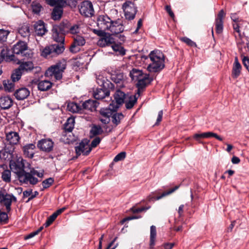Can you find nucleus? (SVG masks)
<instances>
[{"mask_svg": "<svg viewBox=\"0 0 249 249\" xmlns=\"http://www.w3.org/2000/svg\"><path fill=\"white\" fill-rule=\"evenodd\" d=\"M97 83L101 87L97 88L93 91V96L96 100H102L107 96H109L110 92L114 89V85L106 77L99 75L96 78Z\"/></svg>", "mask_w": 249, "mask_h": 249, "instance_id": "f257e3e1", "label": "nucleus"}, {"mask_svg": "<svg viewBox=\"0 0 249 249\" xmlns=\"http://www.w3.org/2000/svg\"><path fill=\"white\" fill-rule=\"evenodd\" d=\"M117 109L111 107L102 108L99 111L100 114L105 118H100V121L104 124H107L110 121V117H111L112 122L116 125H118L124 116L122 113H117Z\"/></svg>", "mask_w": 249, "mask_h": 249, "instance_id": "f03ea898", "label": "nucleus"}, {"mask_svg": "<svg viewBox=\"0 0 249 249\" xmlns=\"http://www.w3.org/2000/svg\"><path fill=\"white\" fill-rule=\"evenodd\" d=\"M149 57L151 63L147 67V70L151 72H159L165 67L164 55L157 51L151 52Z\"/></svg>", "mask_w": 249, "mask_h": 249, "instance_id": "7ed1b4c3", "label": "nucleus"}, {"mask_svg": "<svg viewBox=\"0 0 249 249\" xmlns=\"http://www.w3.org/2000/svg\"><path fill=\"white\" fill-rule=\"evenodd\" d=\"M66 67L67 64L65 60L58 61L46 71L45 75L46 77L54 76L56 80H59L62 79L63 72L66 69Z\"/></svg>", "mask_w": 249, "mask_h": 249, "instance_id": "20e7f679", "label": "nucleus"}, {"mask_svg": "<svg viewBox=\"0 0 249 249\" xmlns=\"http://www.w3.org/2000/svg\"><path fill=\"white\" fill-rule=\"evenodd\" d=\"M57 43L46 47L42 52V55L46 57L49 55L55 57L62 53L65 50L64 42Z\"/></svg>", "mask_w": 249, "mask_h": 249, "instance_id": "39448f33", "label": "nucleus"}, {"mask_svg": "<svg viewBox=\"0 0 249 249\" xmlns=\"http://www.w3.org/2000/svg\"><path fill=\"white\" fill-rule=\"evenodd\" d=\"M25 161L26 160L21 157L18 158L14 157L11 162H9L10 169L16 174V178L25 171L24 163Z\"/></svg>", "mask_w": 249, "mask_h": 249, "instance_id": "423d86ee", "label": "nucleus"}, {"mask_svg": "<svg viewBox=\"0 0 249 249\" xmlns=\"http://www.w3.org/2000/svg\"><path fill=\"white\" fill-rule=\"evenodd\" d=\"M122 9L126 19L131 20L135 18L137 12V7L134 2L130 0H126L122 5Z\"/></svg>", "mask_w": 249, "mask_h": 249, "instance_id": "0eeeda50", "label": "nucleus"}, {"mask_svg": "<svg viewBox=\"0 0 249 249\" xmlns=\"http://www.w3.org/2000/svg\"><path fill=\"white\" fill-rule=\"evenodd\" d=\"M113 96L114 100L112 101L107 107L118 109L121 105L124 103L125 99H127L128 94L118 89L115 92Z\"/></svg>", "mask_w": 249, "mask_h": 249, "instance_id": "6e6552de", "label": "nucleus"}, {"mask_svg": "<svg viewBox=\"0 0 249 249\" xmlns=\"http://www.w3.org/2000/svg\"><path fill=\"white\" fill-rule=\"evenodd\" d=\"M52 37L56 42H64L65 30L64 25L61 23L59 25H53L52 29Z\"/></svg>", "mask_w": 249, "mask_h": 249, "instance_id": "1a4fd4ad", "label": "nucleus"}, {"mask_svg": "<svg viewBox=\"0 0 249 249\" xmlns=\"http://www.w3.org/2000/svg\"><path fill=\"white\" fill-rule=\"evenodd\" d=\"M15 146L11 144H5L3 148L0 151V159L5 162H11L14 158L13 154Z\"/></svg>", "mask_w": 249, "mask_h": 249, "instance_id": "9d476101", "label": "nucleus"}, {"mask_svg": "<svg viewBox=\"0 0 249 249\" xmlns=\"http://www.w3.org/2000/svg\"><path fill=\"white\" fill-rule=\"evenodd\" d=\"M89 140L88 139H84L79 143L78 146L75 147V153L77 156L81 154L88 156L91 151V148L89 147Z\"/></svg>", "mask_w": 249, "mask_h": 249, "instance_id": "9b49d317", "label": "nucleus"}, {"mask_svg": "<svg viewBox=\"0 0 249 249\" xmlns=\"http://www.w3.org/2000/svg\"><path fill=\"white\" fill-rule=\"evenodd\" d=\"M12 50L13 53L17 55H21V57L29 56L30 53L25 52L28 50V46L25 41H18L13 46Z\"/></svg>", "mask_w": 249, "mask_h": 249, "instance_id": "f8f14e48", "label": "nucleus"}, {"mask_svg": "<svg viewBox=\"0 0 249 249\" xmlns=\"http://www.w3.org/2000/svg\"><path fill=\"white\" fill-rule=\"evenodd\" d=\"M17 179L21 183L35 185L39 181L37 178L33 177L30 172H27L26 171L20 175Z\"/></svg>", "mask_w": 249, "mask_h": 249, "instance_id": "ddd939ff", "label": "nucleus"}, {"mask_svg": "<svg viewBox=\"0 0 249 249\" xmlns=\"http://www.w3.org/2000/svg\"><path fill=\"white\" fill-rule=\"evenodd\" d=\"M80 13L85 17L92 16L94 14V9L92 2L89 0L82 1L79 8Z\"/></svg>", "mask_w": 249, "mask_h": 249, "instance_id": "4468645a", "label": "nucleus"}, {"mask_svg": "<svg viewBox=\"0 0 249 249\" xmlns=\"http://www.w3.org/2000/svg\"><path fill=\"white\" fill-rule=\"evenodd\" d=\"M153 81V77H150L149 74H145L142 78L137 81L136 84L137 88V93L140 94L142 92L146 87Z\"/></svg>", "mask_w": 249, "mask_h": 249, "instance_id": "2eb2a0df", "label": "nucleus"}, {"mask_svg": "<svg viewBox=\"0 0 249 249\" xmlns=\"http://www.w3.org/2000/svg\"><path fill=\"white\" fill-rule=\"evenodd\" d=\"M53 142L50 139H43L37 142V147L41 150L45 152H50L53 150Z\"/></svg>", "mask_w": 249, "mask_h": 249, "instance_id": "dca6fc26", "label": "nucleus"}, {"mask_svg": "<svg viewBox=\"0 0 249 249\" xmlns=\"http://www.w3.org/2000/svg\"><path fill=\"white\" fill-rule=\"evenodd\" d=\"M179 187V186H176L169 191L163 192L160 195L159 191H156L155 192L152 193L148 197V201H155V200H159L162 197L172 194L177 190Z\"/></svg>", "mask_w": 249, "mask_h": 249, "instance_id": "f3484780", "label": "nucleus"}, {"mask_svg": "<svg viewBox=\"0 0 249 249\" xmlns=\"http://www.w3.org/2000/svg\"><path fill=\"white\" fill-rule=\"evenodd\" d=\"M113 43H115V39L112 37V35L107 33L102 38H99L97 42V45L101 48L111 47Z\"/></svg>", "mask_w": 249, "mask_h": 249, "instance_id": "a211bd4d", "label": "nucleus"}, {"mask_svg": "<svg viewBox=\"0 0 249 249\" xmlns=\"http://www.w3.org/2000/svg\"><path fill=\"white\" fill-rule=\"evenodd\" d=\"M193 137L196 141L200 143H202L203 142L201 141V139L209 138L211 137H214L220 141H223V138L220 136L218 135L216 133L210 131L202 133H196L193 135Z\"/></svg>", "mask_w": 249, "mask_h": 249, "instance_id": "6ab92c4d", "label": "nucleus"}, {"mask_svg": "<svg viewBox=\"0 0 249 249\" xmlns=\"http://www.w3.org/2000/svg\"><path fill=\"white\" fill-rule=\"evenodd\" d=\"M226 14L223 9H221L218 13L215 20V31L217 34L222 33L223 30V18Z\"/></svg>", "mask_w": 249, "mask_h": 249, "instance_id": "aec40b11", "label": "nucleus"}, {"mask_svg": "<svg viewBox=\"0 0 249 249\" xmlns=\"http://www.w3.org/2000/svg\"><path fill=\"white\" fill-rule=\"evenodd\" d=\"M98 105V102L92 99H89L82 102L81 105L82 113H85V111H92L96 108Z\"/></svg>", "mask_w": 249, "mask_h": 249, "instance_id": "412c9836", "label": "nucleus"}, {"mask_svg": "<svg viewBox=\"0 0 249 249\" xmlns=\"http://www.w3.org/2000/svg\"><path fill=\"white\" fill-rule=\"evenodd\" d=\"M34 29L36 34L37 36H43L47 32L43 21L39 20L34 24Z\"/></svg>", "mask_w": 249, "mask_h": 249, "instance_id": "4be33fe9", "label": "nucleus"}, {"mask_svg": "<svg viewBox=\"0 0 249 249\" xmlns=\"http://www.w3.org/2000/svg\"><path fill=\"white\" fill-rule=\"evenodd\" d=\"M6 140L9 143L6 144H11L15 146V145L17 144L20 140V137L18 133L17 132L11 131L6 135Z\"/></svg>", "mask_w": 249, "mask_h": 249, "instance_id": "5701e85b", "label": "nucleus"}, {"mask_svg": "<svg viewBox=\"0 0 249 249\" xmlns=\"http://www.w3.org/2000/svg\"><path fill=\"white\" fill-rule=\"evenodd\" d=\"M113 21L107 16H100L97 20V24L101 26V28L104 30L108 29L109 25L112 24Z\"/></svg>", "mask_w": 249, "mask_h": 249, "instance_id": "b1692460", "label": "nucleus"}, {"mask_svg": "<svg viewBox=\"0 0 249 249\" xmlns=\"http://www.w3.org/2000/svg\"><path fill=\"white\" fill-rule=\"evenodd\" d=\"M30 95V91L26 88H21L16 90L14 96L18 100H22L27 98Z\"/></svg>", "mask_w": 249, "mask_h": 249, "instance_id": "393cba45", "label": "nucleus"}, {"mask_svg": "<svg viewBox=\"0 0 249 249\" xmlns=\"http://www.w3.org/2000/svg\"><path fill=\"white\" fill-rule=\"evenodd\" d=\"M18 68L24 73L32 71L34 68V65L32 61H24L23 60L19 65Z\"/></svg>", "mask_w": 249, "mask_h": 249, "instance_id": "a878e982", "label": "nucleus"}, {"mask_svg": "<svg viewBox=\"0 0 249 249\" xmlns=\"http://www.w3.org/2000/svg\"><path fill=\"white\" fill-rule=\"evenodd\" d=\"M13 105V100L9 96H3L0 98V108L2 109H7Z\"/></svg>", "mask_w": 249, "mask_h": 249, "instance_id": "bb28decb", "label": "nucleus"}, {"mask_svg": "<svg viewBox=\"0 0 249 249\" xmlns=\"http://www.w3.org/2000/svg\"><path fill=\"white\" fill-rule=\"evenodd\" d=\"M64 6L65 5H61L54 7L51 14V17L53 19L56 20L61 18L63 13V8Z\"/></svg>", "mask_w": 249, "mask_h": 249, "instance_id": "cd10ccee", "label": "nucleus"}, {"mask_svg": "<svg viewBox=\"0 0 249 249\" xmlns=\"http://www.w3.org/2000/svg\"><path fill=\"white\" fill-rule=\"evenodd\" d=\"M109 28L107 30L110 31L112 35H118L124 31V27L121 24H118L117 22H112L111 25H109Z\"/></svg>", "mask_w": 249, "mask_h": 249, "instance_id": "c85d7f7f", "label": "nucleus"}, {"mask_svg": "<svg viewBox=\"0 0 249 249\" xmlns=\"http://www.w3.org/2000/svg\"><path fill=\"white\" fill-rule=\"evenodd\" d=\"M0 166L3 169V172L1 173V178L2 180L6 183L10 182L11 180V170L5 169L7 168V165L4 164L0 165Z\"/></svg>", "mask_w": 249, "mask_h": 249, "instance_id": "c756f323", "label": "nucleus"}, {"mask_svg": "<svg viewBox=\"0 0 249 249\" xmlns=\"http://www.w3.org/2000/svg\"><path fill=\"white\" fill-rule=\"evenodd\" d=\"M36 146L34 143H29L24 145L22 149L24 154L27 157L32 158L34 157V150Z\"/></svg>", "mask_w": 249, "mask_h": 249, "instance_id": "7c9ffc66", "label": "nucleus"}, {"mask_svg": "<svg viewBox=\"0 0 249 249\" xmlns=\"http://www.w3.org/2000/svg\"><path fill=\"white\" fill-rule=\"evenodd\" d=\"M241 68V65L236 57L232 70V76L233 78H237L240 75Z\"/></svg>", "mask_w": 249, "mask_h": 249, "instance_id": "2f4dec72", "label": "nucleus"}, {"mask_svg": "<svg viewBox=\"0 0 249 249\" xmlns=\"http://www.w3.org/2000/svg\"><path fill=\"white\" fill-rule=\"evenodd\" d=\"M145 73H144L142 70H140L135 68L132 69L130 71L129 76L132 81H137L139 79L142 78Z\"/></svg>", "mask_w": 249, "mask_h": 249, "instance_id": "473e14b6", "label": "nucleus"}, {"mask_svg": "<svg viewBox=\"0 0 249 249\" xmlns=\"http://www.w3.org/2000/svg\"><path fill=\"white\" fill-rule=\"evenodd\" d=\"M52 83L49 80H41L38 82L37 88L39 90L47 91L50 89L52 87Z\"/></svg>", "mask_w": 249, "mask_h": 249, "instance_id": "72a5a7b5", "label": "nucleus"}, {"mask_svg": "<svg viewBox=\"0 0 249 249\" xmlns=\"http://www.w3.org/2000/svg\"><path fill=\"white\" fill-rule=\"evenodd\" d=\"M157 235L156 228L152 225L150 227V235L149 242V249H153L155 245V241Z\"/></svg>", "mask_w": 249, "mask_h": 249, "instance_id": "f704fd0d", "label": "nucleus"}, {"mask_svg": "<svg viewBox=\"0 0 249 249\" xmlns=\"http://www.w3.org/2000/svg\"><path fill=\"white\" fill-rule=\"evenodd\" d=\"M68 109L73 113H79L82 114V109L81 106L77 103L71 102L68 104L67 106Z\"/></svg>", "mask_w": 249, "mask_h": 249, "instance_id": "c9c22d12", "label": "nucleus"}, {"mask_svg": "<svg viewBox=\"0 0 249 249\" xmlns=\"http://www.w3.org/2000/svg\"><path fill=\"white\" fill-rule=\"evenodd\" d=\"M138 98L136 95H129L127 96V99H125V107L127 109L132 108L137 101Z\"/></svg>", "mask_w": 249, "mask_h": 249, "instance_id": "e433bc0d", "label": "nucleus"}, {"mask_svg": "<svg viewBox=\"0 0 249 249\" xmlns=\"http://www.w3.org/2000/svg\"><path fill=\"white\" fill-rule=\"evenodd\" d=\"M3 85L4 90L7 92H12L15 89V82L11 79H7L3 81Z\"/></svg>", "mask_w": 249, "mask_h": 249, "instance_id": "4c0bfd02", "label": "nucleus"}, {"mask_svg": "<svg viewBox=\"0 0 249 249\" xmlns=\"http://www.w3.org/2000/svg\"><path fill=\"white\" fill-rule=\"evenodd\" d=\"M10 194L6 193L2 200V203L6 207V210L8 213L10 212L11 210L12 199L10 198Z\"/></svg>", "mask_w": 249, "mask_h": 249, "instance_id": "58836bf2", "label": "nucleus"}, {"mask_svg": "<svg viewBox=\"0 0 249 249\" xmlns=\"http://www.w3.org/2000/svg\"><path fill=\"white\" fill-rule=\"evenodd\" d=\"M110 78L114 83L120 84L124 80V74L119 71H115L111 74Z\"/></svg>", "mask_w": 249, "mask_h": 249, "instance_id": "ea45409f", "label": "nucleus"}, {"mask_svg": "<svg viewBox=\"0 0 249 249\" xmlns=\"http://www.w3.org/2000/svg\"><path fill=\"white\" fill-rule=\"evenodd\" d=\"M114 52L116 53V54L124 56L125 54L126 50L121 45L116 44L115 42L113 43L111 47Z\"/></svg>", "mask_w": 249, "mask_h": 249, "instance_id": "a19ab883", "label": "nucleus"}, {"mask_svg": "<svg viewBox=\"0 0 249 249\" xmlns=\"http://www.w3.org/2000/svg\"><path fill=\"white\" fill-rule=\"evenodd\" d=\"M104 132V131L99 125L93 124L90 130L89 133L91 137H94L97 135H101Z\"/></svg>", "mask_w": 249, "mask_h": 249, "instance_id": "79ce46f5", "label": "nucleus"}, {"mask_svg": "<svg viewBox=\"0 0 249 249\" xmlns=\"http://www.w3.org/2000/svg\"><path fill=\"white\" fill-rule=\"evenodd\" d=\"M24 74L18 68L14 70L11 75V79L13 82L19 81L22 75Z\"/></svg>", "mask_w": 249, "mask_h": 249, "instance_id": "37998d69", "label": "nucleus"}, {"mask_svg": "<svg viewBox=\"0 0 249 249\" xmlns=\"http://www.w3.org/2000/svg\"><path fill=\"white\" fill-rule=\"evenodd\" d=\"M18 33L23 37H28L30 36V27L28 25H23L18 30Z\"/></svg>", "mask_w": 249, "mask_h": 249, "instance_id": "c03bdc74", "label": "nucleus"}, {"mask_svg": "<svg viewBox=\"0 0 249 249\" xmlns=\"http://www.w3.org/2000/svg\"><path fill=\"white\" fill-rule=\"evenodd\" d=\"M8 52L9 50L7 46L0 47V63H1L4 59H5L7 61V57L9 55H8Z\"/></svg>", "mask_w": 249, "mask_h": 249, "instance_id": "a18cd8bd", "label": "nucleus"}, {"mask_svg": "<svg viewBox=\"0 0 249 249\" xmlns=\"http://www.w3.org/2000/svg\"><path fill=\"white\" fill-rule=\"evenodd\" d=\"M20 56L21 55H17L14 53L7 57V61L12 62L14 64L19 65L22 60H23V59L20 58Z\"/></svg>", "mask_w": 249, "mask_h": 249, "instance_id": "49530a36", "label": "nucleus"}, {"mask_svg": "<svg viewBox=\"0 0 249 249\" xmlns=\"http://www.w3.org/2000/svg\"><path fill=\"white\" fill-rule=\"evenodd\" d=\"M45 1L47 4L54 7L66 4V1L64 0H45Z\"/></svg>", "mask_w": 249, "mask_h": 249, "instance_id": "de8ad7c7", "label": "nucleus"}, {"mask_svg": "<svg viewBox=\"0 0 249 249\" xmlns=\"http://www.w3.org/2000/svg\"><path fill=\"white\" fill-rule=\"evenodd\" d=\"M33 13L39 15L42 7L41 5L36 1H33L31 5Z\"/></svg>", "mask_w": 249, "mask_h": 249, "instance_id": "09e8293b", "label": "nucleus"}, {"mask_svg": "<svg viewBox=\"0 0 249 249\" xmlns=\"http://www.w3.org/2000/svg\"><path fill=\"white\" fill-rule=\"evenodd\" d=\"M9 31L4 29H0V42L3 43L6 41Z\"/></svg>", "mask_w": 249, "mask_h": 249, "instance_id": "8fccbe9b", "label": "nucleus"}, {"mask_svg": "<svg viewBox=\"0 0 249 249\" xmlns=\"http://www.w3.org/2000/svg\"><path fill=\"white\" fill-rule=\"evenodd\" d=\"M73 42L81 47L84 46L85 44L86 41L83 36L77 35L74 38Z\"/></svg>", "mask_w": 249, "mask_h": 249, "instance_id": "3c124183", "label": "nucleus"}, {"mask_svg": "<svg viewBox=\"0 0 249 249\" xmlns=\"http://www.w3.org/2000/svg\"><path fill=\"white\" fill-rule=\"evenodd\" d=\"M180 40L190 47H196V44L187 37L184 36L180 38Z\"/></svg>", "mask_w": 249, "mask_h": 249, "instance_id": "603ef678", "label": "nucleus"}, {"mask_svg": "<svg viewBox=\"0 0 249 249\" xmlns=\"http://www.w3.org/2000/svg\"><path fill=\"white\" fill-rule=\"evenodd\" d=\"M54 182V179L52 178H49L42 181V186L43 189H47L50 187Z\"/></svg>", "mask_w": 249, "mask_h": 249, "instance_id": "864d4df0", "label": "nucleus"}, {"mask_svg": "<svg viewBox=\"0 0 249 249\" xmlns=\"http://www.w3.org/2000/svg\"><path fill=\"white\" fill-rule=\"evenodd\" d=\"M57 217V216L54 213L48 217L45 223L44 224L45 227H47L52 224V223L55 220Z\"/></svg>", "mask_w": 249, "mask_h": 249, "instance_id": "5fc2aeb1", "label": "nucleus"}, {"mask_svg": "<svg viewBox=\"0 0 249 249\" xmlns=\"http://www.w3.org/2000/svg\"><path fill=\"white\" fill-rule=\"evenodd\" d=\"M80 46L77 45L76 44H75V43L73 42L72 43L70 47V51L73 53H78L80 51Z\"/></svg>", "mask_w": 249, "mask_h": 249, "instance_id": "6e6d98bb", "label": "nucleus"}, {"mask_svg": "<svg viewBox=\"0 0 249 249\" xmlns=\"http://www.w3.org/2000/svg\"><path fill=\"white\" fill-rule=\"evenodd\" d=\"M0 221L4 224H6L8 221V216L6 213L2 212L0 210Z\"/></svg>", "mask_w": 249, "mask_h": 249, "instance_id": "4d7b16f0", "label": "nucleus"}, {"mask_svg": "<svg viewBox=\"0 0 249 249\" xmlns=\"http://www.w3.org/2000/svg\"><path fill=\"white\" fill-rule=\"evenodd\" d=\"M126 157V153L125 152H121L120 153L118 154L114 158L113 161L115 162H117L119 161H121L125 159Z\"/></svg>", "mask_w": 249, "mask_h": 249, "instance_id": "13d9d810", "label": "nucleus"}, {"mask_svg": "<svg viewBox=\"0 0 249 249\" xmlns=\"http://www.w3.org/2000/svg\"><path fill=\"white\" fill-rule=\"evenodd\" d=\"M101 139L99 137H95L91 142L89 147L94 148L96 147L101 142Z\"/></svg>", "mask_w": 249, "mask_h": 249, "instance_id": "bf43d9fd", "label": "nucleus"}, {"mask_svg": "<svg viewBox=\"0 0 249 249\" xmlns=\"http://www.w3.org/2000/svg\"><path fill=\"white\" fill-rule=\"evenodd\" d=\"M79 32V27L77 24L71 26L70 28V33L72 34H77Z\"/></svg>", "mask_w": 249, "mask_h": 249, "instance_id": "052dcab7", "label": "nucleus"}, {"mask_svg": "<svg viewBox=\"0 0 249 249\" xmlns=\"http://www.w3.org/2000/svg\"><path fill=\"white\" fill-rule=\"evenodd\" d=\"M105 30H97V29H93V32L97 35L98 36L100 37V38H102L103 36H105L106 34L107 33H106L105 31Z\"/></svg>", "mask_w": 249, "mask_h": 249, "instance_id": "680f3d73", "label": "nucleus"}, {"mask_svg": "<svg viewBox=\"0 0 249 249\" xmlns=\"http://www.w3.org/2000/svg\"><path fill=\"white\" fill-rule=\"evenodd\" d=\"M83 63L80 60H75L72 64L73 69L77 70L78 68L82 67Z\"/></svg>", "mask_w": 249, "mask_h": 249, "instance_id": "e2e57ef3", "label": "nucleus"}, {"mask_svg": "<svg viewBox=\"0 0 249 249\" xmlns=\"http://www.w3.org/2000/svg\"><path fill=\"white\" fill-rule=\"evenodd\" d=\"M234 37L235 38L236 42L238 49L240 50H242V46L244 44V42L243 41V39H238L237 38V36L235 34H234Z\"/></svg>", "mask_w": 249, "mask_h": 249, "instance_id": "0e129e2a", "label": "nucleus"}, {"mask_svg": "<svg viewBox=\"0 0 249 249\" xmlns=\"http://www.w3.org/2000/svg\"><path fill=\"white\" fill-rule=\"evenodd\" d=\"M30 173L32 175L33 177L34 176H36L39 178H42L43 176V174L42 173H39L37 170H35L34 168H32L30 171Z\"/></svg>", "mask_w": 249, "mask_h": 249, "instance_id": "69168bd1", "label": "nucleus"}, {"mask_svg": "<svg viewBox=\"0 0 249 249\" xmlns=\"http://www.w3.org/2000/svg\"><path fill=\"white\" fill-rule=\"evenodd\" d=\"M163 116V110H161L158 112V115L157 119V121L156 123L155 124V125H158L160 123L161 121Z\"/></svg>", "mask_w": 249, "mask_h": 249, "instance_id": "338daca9", "label": "nucleus"}, {"mask_svg": "<svg viewBox=\"0 0 249 249\" xmlns=\"http://www.w3.org/2000/svg\"><path fill=\"white\" fill-rule=\"evenodd\" d=\"M242 62L244 66L249 72V58L247 56H244L242 59Z\"/></svg>", "mask_w": 249, "mask_h": 249, "instance_id": "774afa93", "label": "nucleus"}]
</instances>
